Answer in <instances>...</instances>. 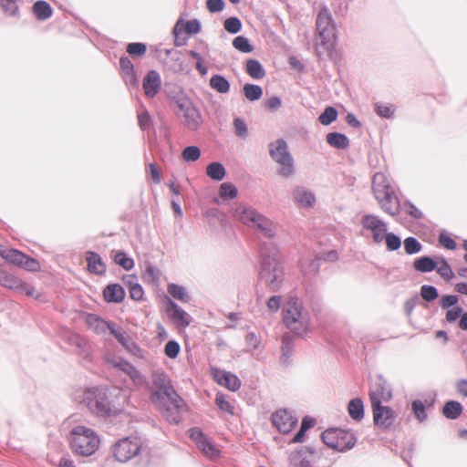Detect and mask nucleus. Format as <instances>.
<instances>
[{
  "mask_svg": "<svg viewBox=\"0 0 467 467\" xmlns=\"http://www.w3.org/2000/svg\"><path fill=\"white\" fill-rule=\"evenodd\" d=\"M260 279L273 292L277 291L284 281V268L278 246L274 243H264L260 249Z\"/></svg>",
  "mask_w": 467,
  "mask_h": 467,
  "instance_id": "f257e3e1",
  "label": "nucleus"
},
{
  "mask_svg": "<svg viewBox=\"0 0 467 467\" xmlns=\"http://www.w3.org/2000/svg\"><path fill=\"white\" fill-rule=\"evenodd\" d=\"M73 399L84 404L97 417L106 419L114 413L106 389L100 387L78 389L73 392Z\"/></svg>",
  "mask_w": 467,
  "mask_h": 467,
  "instance_id": "f03ea898",
  "label": "nucleus"
},
{
  "mask_svg": "<svg viewBox=\"0 0 467 467\" xmlns=\"http://www.w3.org/2000/svg\"><path fill=\"white\" fill-rule=\"evenodd\" d=\"M233 215L237 221L254 229L265 238L273 239L277 234V224L251 206L239 203Z\"/></svg>",
  "mask_w": 467,
  "mask_h": 467,
  "instance_id": "7ed1b4c3",
  "label": "nucleus"
},
{
  "mask_svg": "<svg viewBox=\"0 0 467 467\" xmlns=\"http://www.w3.org/2000/svg\"><path fill=\"white\" fill-rule=\"evenodd\" d=\"M372 191L381 209L391 216L399 214L400 202L394 187L383 172H377L372 179Z\"/></svg>",
  "mask_w": 467,
  "mask_h": 467,
  "instance_id": "20e7f679",
  "label": "nucleus"
},
{
  "mask_svg": "<svg viewBox=\"0 0 467 467\" xmlns=\"http://www.w3.org/2000/svg\"><path fill=\"white\" fill-rule=\"evenodd\" d=\"M283 320L286 327L297 336H304L310 328V316L297 297H291L283 306Z\"/></svg>",
  "mask_w": 467,
  "mask_h": 467,
  "instance_id": "39448f33",
  "label": "nucleus"
},
{
  "mask_svg": "<svg viewBox=\"0 0 467 467\" xmlns=\"http://www.w3.org/2000/svg\"><path fill=\"white\" fill-rule=\"evenodd\" d=\"M99 435L90 428L78 425L70 431V445L78 455H92L99 449Z\"/></svg>",
  "mask_w": 467,
  "mask_h": 467,
  "instance_id": "423d86ee",
  "label": "nucleus"
},
{
  "mask_svg": "<svg viewBox=\"0 0 467 467\" xmlns=\"http://www.w3.org/2000/svg\"><path fill=\"white\" fill-rule=\"evenodd\" d=\"M271 158L280 165L278 174L288 178L295 172L294 159L284 139H277L268 145Z\"/></svg>",
  "mask_w": 467,
  "mask_h": 467,
  "instance_id": "0eeeda50",
  "label": "nucleus"
},
{
  "mask_svg": "<svg viewBox=\"0 0 467 467\" xmlns=\"http://www.w3.org/2000/svg\"><path fill=\"white\" fill-rule=\"evenodd\" d=\"M317 31L318 33V45L326 50H329L333 46L336 35V27L333 24L332 16L327 7L320 9L317 17Z\"/></svg>",
  "mask_w": 467,
  "mask_h": 467,
  "instance_id": "6e6552de",
  "label": "nucleus"
},
{
  "mask_svg": "<svg viewBox=\"0 0 467 467\" xmlns=\"http://www.w3.org/2000/svg\"><path fill=\"white\" fill-rule=\"evenodd\" d=\"M324 443L338 451H346L352 449L357 441L356 436L342 429H329L322 433Z\"/></svg>",
  "mask_w": 467,
  "mask_h": 467,
  "instance_id": "1a4fd4ad",
  "label": "nucleus"
},
{
  "mask_svg": "<svg viewBox=\"0 0 467 467\" xmlns=\"http://www.w3.org/2000/svg\"><path fill=\"white\" fill-rule=\"evenodd\" d=\"M152 384L154 389L150 394V400L153 404H162L163 399L174 397L175 391L169 376L161 370L152 373Z\"/></svg>",
  "mask_w": 467,
  "mask_h": 467,
  "instance_id": "9d476101",
  "label": "nucleus"
},
{
  "mask_svg": "<svg viewBox=\"0 0 467 467\" xmlns=\"http://www.w3.org/2000/svg\"><path fill=\"white\" fill-rule=\"evenodd\" d=\"M141 449V441L137 437H127L119 440L114 446V456L117 461L126 462L138 455Z\"/></svg>",
  "mask_w": 467,
  "mask_h": 467,
  "instance_id": "9b49d317",
  "label": "nucleus"
},
{
  "mask_svg": "<svg viewBox=\"0 0 467 467\" xmlns=\"http://www.w3.org/2000/svg\"><path fill=\"white\" fill-rule=\"evenodd\" d=\"M162 404H154L167 421L177 424L182 420L181 410L184 406L183 400L175 394L171 399H163Z\"/></svg>",
  "mask_w": 467,
  "mask_h": 467,
  "instance_id": "f8f14e48",
  "label": "nucleus"
},
{
  "mask_svg": "<svg viewBox=\"0 0 467 467\" xmlns=\"http://www.w3.org/2000/svg\"><path fill=\"white\" fill-rule=\"evenodd\" d=\"M178 116L182 124L191 130H196L202 122L200 111L189 100L178 102Z\"/></svg>",
  "mask_w": 467,
  "mask_h": 467,
  "instance_id": "ddd939ff",
  "label": "nucleus"
},
{
  "mask_svg": "<svg viewBox=\"0 0 467 467\" xmlns=\"http://www.w3.org/2000/svg\"><path fill=\"white\" fill-rule=\"evenodd\" d=\"M361 224L365 230L372 234V239L376 244L384 241L385 234L388 233V225L379 216L366 214L361 219Z\"/></svg>",
  "mask_w": 467,
  "mask_h": 467,
  "instance_id": "4468645a",
  "label": "nucleus"
},
{
  "mask_svg": "<svg viewBox=\"0 0 467 467\" xmlns=\"http://www.w3.org/2000/svg\"><path fill=\"white\" fill-rule=\"evenodd\" d=\"M189 431L191 439L195 442L198 449L201 450L205 456L212 460L219 457L220 450L199 428H192Z\"/></svg>",
  "mask_w": 467,
  "mask_h": 467,
  "instance_id": "2eb2a0df",
  "label": "nucleus"
},
{
  "mask_svg": "<svg viewBox=\"0 0 467 467\" xmlns=\"http://www.w3.org/2000/svg\"><path fill=\"white\" fill-rule=\"evenodd\" d=\"M391 396L390 388L382 378H379L370 387L369 398L371 406L381 405L383 401H389Z\"/></svg>",
  "mask_w": 467,
  "mask_h": 467,
  "instance_id": "dca6fc26",
  "label": "nucleus"
},
{
  "mask_svg": "<svg viewBox=\"0 0 467 467\" xmlns=\"http://www.w3.org/2000/svg\"><path fill=\"white\" fill-rule=\"evenodd\" d=\"M272 422L282 433L290 432L297 423V419L287 410H279L272 416Z\"/></svg>",
  "mask_w": 467,
  "mask_h": 467,
  "instance_id": "f3484780",
  "label": "nucleus"
},
{
  "mask_svg": "<svg viewBox=\"0 0 467 467\" xmlns=\"http://www.w3.org/2000/svg\"><path fill=\"white\" fill-rule=\"evenodd\" d=\"M375 424L382 429L389 428L395 421L397 415L388 406H371Z\"/></svg>",
  "mask_w": 467,
  "mask_h": 467,
  "instance_id": "a211bd4d",
  "label": "nucleus"
},
{
  "mask_svg": "<svg viewBox=\"0 0 467 467\" xmlns=\"http://www.w3.org/2000/svg\"><path fill=\"white\" fill-rule=\"evenodd\" d=\"M315 458V451L310 447H301L289 454L291 467H310Z\"/></svg>",
  "mask_w": 467,
  "mask_h": 467,
  "instance_id": "6ab92c4d",
  "label": "nucleus"
},
{
  "mask_svg": "<svg viewBox=\"0 0 467 467\" xmlns=\"http://www.w3.org/2000/svg\"><path fill=\"white\" fill-rule=\"evenodd\" d=\"M212 373L213 379L219 385L227 388L231 391H236L240 389L241 380L236 375L219 368H213Z\"/></svg>",
  "mask_w": 467,
  "mask_h": 467,
  "instance_id": "aec40b11",
  "label": "nucleus"
},
{
  "mask_svg": "<svg viewBox=\"0 0 467 467\" xmlns=\"http://www.w3.org/2000/svg\"><path fill=\"white\" fill-rule=\"evenodd\" d=\"M161 87V75L156 70H150L142 82V88L145 96L148 98H154L160 91Z\"/></svg>",
  "mask_w": 467,
  "mask_h": 467,
  "instance_id": "412c9836",
  "label": "nucleus"
},
{
  "mask_svg": "<svg viewBox=\"0 0 467 467\" xmlns=\"http://www.w3.org/2000/svg\"><path fill=\"white\" fill-rule=\"evenodd\" d=\"M183 30L190 35L198 34L201 31V23L197 19L189 20L186 22L183 28L182 20H179L173 27L175 45L177 47L183 45L185 42V39L180 41L179 37L180 34H182Z\"/></svg>",
  "mask_w": 467,
  "mask_h": 467,
  "instance_id": "4be33fe9",
  "label": "nucleus"
},
{
  "mask_svg": "<svg viewBox=\"0 0 467 467\" xmlns=\"http://www.w3.org/2000/svg\"><path fill=\"white\" fill-rule=\"evenodd\" d=\"M295 202L303 208H311L316 202L314 192L304 186H297L293 190Z\"/></svg>",
  "mask_w": 467,
  "mask_h": 467,
  "instance_id": "5701e85b",
  "label": "nucleus"
},
{
  "mask_svg": "<svg viewBox=\"0 0 467 467\" xmlns=\"http://www.w3.org/2000/svg\"><path fill=\"white\" fill-rule=\"evenodd\" d=\"M169 300V306L167 311L173 320V322L182 327H186L191 323V316L185 312L182 308H181L175 302L171 299Z\"/></svg>",
  "mask_w": 467,
  "mask_h": 467,
  "instance_id": "b1692460",
  "label": "nucleus"
},
{
  "mask_svg": "<svg viewBox=\"0 0 467 467\" xmlns=\"http://www.w3.org/2000/svg\"><path fill=\"white\" fill-rule=\"evenodd\" d=\"M86 260L88 262V269L91 274L103 275L106 273V264L98 253L92 251L87 252Z\"/></svg>",
  "mask_w": 467,
  "mask_h": 467,
  "instance_id": "393cba45",
  "label": "nucleus"
},
{
  "mask_svg": "<svg viewBox=\"0 0 467 467\" xmlns=\"http://www.w3.org/2000/svg\"><path fill=\"white\" fill-rule=\"evenodd\" d=\"M103 296L108 303H121L125 298V290L119 284H109L104 288Z\"/></svg>",
  "mask_w": 467,
  "mask_h": 467,
  "instance_id": "a878e982",
  "label": "nucleus"
},
{
  "mask_svg": "<svg viewBox=\"0 0 467 467\" xmlns=\"http://www.w3.org/2000/svg\"><path fill=\"white\" fill-rule=\"evenodd\" d=\"M116 368L128 374L136 384H142L144 382L141 373L131 363L122 358L119 360V363L116 364Z\"/></svg>",
  "mask_w": 467,
  "mask_h": 467,
  "instance_id": "bb28decb",
  "label": "nucleus"
},
{
  "mask_svg": "<svg viewBox=\"0 0 467 467\" xmlns=\"http://www.w3.org/2000/svg\"><path fill=\"white\" fill-rule=\"evenodd\" d=\"M87 323L89 328H91L97 334H104L108 330L109 331L113 323L107 322L100 318L97 315L89 314L87 317Z\"/></svg>",
  "mask_w": 467,
  "mask_h": 467,
  "instance_id": "cd10ccee",
  "label": "nucleus"
},
{
  "mask_svg": "<svg viewBox=\"0 0 467 467\" xmlns=\"http://www.w3.org/2000/svg\"><path fill=\"white\" fill-rule=\"evenodd\" d=\"M32 11L36 18L42 21L48 19L53 14L51 5L47 2L42 0L36 1L34 4Z\"/></svg>",
  "mask_w": 467,
  "mask_h": 467,
  "instance_id": "c85d7f7f",
  "label": "nucleus"
},
{
  "mask_svg": "<svg viewBox=\"0 0 467 467\" xmlns=\"http://www.w3.org/2000/svg\"><path fill=\"white\" fill-rule=\"evenodd\" d=\"M438 262L430 256H421L413 262V267L420 273H430L437 268Z\"/></svg>",
  "mask_w": 467,
  "mask_h": 467,
  "instance_id": "c756f323",
  "label": "nucleus"
},
{
  "mask_svg": "<svg viewBox=\"0 0 467 467\" xmlns=\"http://www.w3.org/2000/svg\"><path fill=\"white\" fill-rule=\"evenodd\" d=\"M246 73L254 79H262L265 76V70L256 59H248L245 64Z\"/></svg>",
  "mask_w": 467,
  "mask_h": 467,
  "instance_id": "7c9ffc66",
  "label": "nucleus"
},
{
  "mask_svg": "<svg viewBox=\"0 0 467 467\" xmlns=\"http://www.w3.org/2000/svg\"><path fill=\"white\" fill-rule=\"evenodd\" d=\"M349 416L356 421H360L364 418V404L361 399H352L348 405Z\"/></svg>",
  "mask_w": 467,
  "mask_h": 467,
  "instance_id": "2f4dec72",
  "label": "nucleus"
},
{
  "mask_svg": "<svg viewBox=\"0 0 467 467\" xmlns=\"http://www.w3.org/2000/svg\"><path fill=\"white\" fill-rule=\"evenodd\" d=\"M0 254L6 261L17 265H22L28 261L26 255L14 249H4L0 252Z\"/></svg>",
  "mask_w": 467,
  "mask_h": 467,
  "instance_id": "473e14b6",
  "label": "nucleus"
},
{
  "mask_svg": "<svg viewBox=\"0 0 467 467\" xmlns=\"http://www.w3.org/2000/svg\"><path fill=\"white\" fill-rule=\"evenodd\" d=\"M327 142L336 149H346L349 145L348 138L339 132H330L327 135Z\"/></svg>",
  "mask_w": 467,
  "mask_h": 467,
  "instance_id": "72a5a7b5",
  "label": "nucleus"
},
{
  "mask_svg": "<svg viewBox=\"0 0 467 467\" xmlns=\"http://www.w3.org/2000/svg\"><path fill=\"white\" fill-rule=\"evenodd\" d=\"M69 342L71 345L75 346L79 349V354L83 357L84 359H91L89 347L88 346L85 338H83L79 335L72 334L69 337Z\"/></svg>",
  "mask_w": 467,
  "mask_h": 467,
  "instance_id": "f704fd0d",
  "label": "nucleus"
},
{
  "mask_svg": "<svg viewBox=\"0 0 467 467\" xmlns=\"http://www.w3.org/2000/svg\"><path fill=\"white\" fill-rule=\"evenodd\" d=\"M210 87L219 93L225 94L230 90L229 81L222 75H213L209 81Z\"/></svg>",
  "mask_w": 467,
  "mask_h": 467,
  "instance_id": "c9c22d12",
  "label": "nucleus"
},
{
  "mask_svg": "<svg viewBox=\"0 0 467 467\" xmlns=\"http://www.w3.org/2000/svg\"><path fill=\"white\" fill-rule=\"evenodd\" d=\"M207 175L214 181H222L226 174L225 168L221 162L213 161L206 167Z\"/></svg>",
  "mask_w": 467,
  "mask_h": 467,
  "instance_id": "e433bc0d",
  "label": "nucleus"
},
{
  "mask_svg": "<svg viewBox=\"0 0 467 467\" xmlns=\"http://www.w3.org/2000/svg\"><path fill=\"white\" fill-rule=\"evenodd\" d=\"M442 413L447 419L455 420L462 413V406L458 401L450 400L445 403Z\"/></svg>",
  "mask_w": 467,
  "mask_h": 467,
  "instance_id": "4c0bfd02",
  "label": "nucleus"
},
{
  "mask_svg": "<svg viewBox=\"0 0 467 467\" xmlns=\"http://www.w3.org/2000/svg\"><path fill=\"white\" fill-rule=\"evenodd\" d=\"M243 91L244 97L250 101L259 100L263 96V88L255 84H244Z\"/></svg>",
  "mask_w": 467,
  "mask_h": 467,
  "instance_id": "58836bf2",
  "label": "nucleus"
},
{
  "mask_svg": "<svg viewBox=\"0 0 467 467\" xmlns=\"http://www.w3.org/2000/svg\"><path fill=\"white\" fill-rule=\"evenodd\" d=\"M293 341L289 335H285L282 339V356L280 358L281 363L287 365L289 358L293 354Z\"/></svg>",
  "mask_w": 467,
  "mask_h": 467,
  "instance_id": "ea45409f",
  "label": "nucleus"
},
{
  "mask_svg": "<svg viewBox=\"0 0 467 467\" xmlns=\"http://www.w3.org/2000/svg\"><path fill=\"white\" fill-rule=\"evenodd\" d=\"M168 293L175 299L180 300L182 302H189L190 296L185 289V287L176 285L170 284L167 288Z\"/></svg>",
  "mask_w": 467,
  "mask_h": 467,
  "instance_id": "a19ab883",
  "label": "nucleus"
},
{
  "mask_svg": "<svg viewBox=\"0 0 467 467\" xmlns=\"http://www.w3.org/2000/svg\"><path fill=\"white\" fill-rule=\"evenodd\" d=\"M219 195L224 200H233L237 197L238 190L233 183L223 182L220 185Z\"/></svg>",
  "mask_w": 467,
  "mask_h": 467,
  "instance_id": "79ce46f5",
  "label": "nucleus"
},
{
  "mask_svg": "<svg viewBox=\"0 0 467 467\" xmlns=\"http://www.w3.org/2000/svg\"><path fill=\"white\" fill-rule=\"evenodd\" d=\"M0 285L14 289L20 286V280L6 271L0 269Z\"/></svg>",
  "mask_w": 467,
  "mask_h": 467,
  "instance_id": "37998d69",
  "label": "nucleus"
},
{
  "mask_svg": "<svg viewBox=\"0 0 467 467\" xmlns=\"http://www.w3.org/2000/svg\"><path fill=\"white\" fill-rule=\"evenodd\" d=\"M114 262L125 270L129 271L134 267V261L124 252H118L114 255Z\"/></svg>",
  "mask_w": 467,
  "mask_h": 467,
  "instance_id": "c03bdc74",
  "label": "nucleus"
},
{
  "mask_svg": "<svg viewBox=\"0 0 467 467\" xmlns=\"http://www.w3.org/2000/svg\"><path fill=\"white\" fill-rule=\"evenodd\" d=\"M404 249L408 254H415L422 250L421 244L412 236L407 237L404 240Z\"/></svg>",
  "mask_w": 467,
  "mask_h": 467,
  "instance_id": "a18cd8bd",
  "label": "nucleus"
},
{
  "mask_svg": "<svg viewBox=\"0 0 467 467\" xmlns=\"http://www.w3.org/2000/svg\"><path fill=\"white\" fill-rule=\"evenodd\" d=\"M233 46L235 49L243 53H251L254 49L249 39L243 36H236L233 41Z\"/></svg>",
  "mask_w": 467,
  "mask_h": 467,
  "instance_id": "49530a36",
  "label": "nucleus"
},
{
  "mask_svg": "<svg viewBox=\"0 0 467 467\" xmlns=\"http://www.w3.org/2000/svg\"><path fill=\"white\" fill-rule=\"evenodd\" d=\"M215 404L218 406V408L230 415H234V408L232 405V403L226 400V397L222 393H217L215 397Z\"/></svg>",
  "mask_w": 467,
  "mask_h": 467,
  "instance_id": "de8ad7c7",
  "label": "nucleus"
},
{
  "mask_svg": "<svg viewBox=\"0 0 467 467\" xmlns=\"http://www.w3.org/2000/svg\"><path fill=\"white\" fill-rule=\"evenodd\" d=\"M337 118V111L333 107H327L324 112L318 117V120L323 125H329Z\"/></svg>",
  "mask_w": 467,
  "mask_h": 467,
  "instance_id": "09e8293b",
  "label": "nucleus"
},
{
  "mask_svg": "<svg viewBox=\"0 0 467 467\" xmlns=\"http://www.w3.org/2000/svg\"><path fill=\"white\" fill-rule=\"evenodd\" d=\"M201 156V150L197 146H188L182 152V158L185 161H196Z\"/></svg>",
  "mask_w": 467,
  "mask_h": 467,
  "instance_id": "8fccbe9b",
  "label": "nucleus"
},
{
  "mask_svg": "<svg viewBox=\"0 0 467 467\" xmlns=\"http://www.w3.org/2000/svg\"><path fill=\"white\" fill-rule=\"evenodd\" d=\"M384 241L386 242L387 248L389 251H396L401 246L400 238L393 233H387L385 234Z\"/></svg>",
  "mask_w": 467,
  "mask_h": 467,
  "instance_id": "3c124183",
  "label": "nucleus"
},
{
  "mask_svg": "<svg viewBox=\"0 0 467 467\" xmlns=\"http://www.w3.org/2000/svg\"><path fill=\"white\" fill-rule=\"evenodd\" d=\"M420 296L427 302H431L439 296L436 287L429 285H424L420 288Z\"/></svg>",
  "mask_w": 467,
  "mask_h": 467,
  "instance_id": "603ef678",
  "label": "nucleus"
},
{
  "mask_svg": "<svg viewBox=\"0 0 467 467\" xmlns=\"http://www.w3.org/2000/svg\"><path fill=\"white\" fill-rule=\"evenodd\" d=\"M224 29L230 33V34H236L238 33L242 28V23L241 20L238 17L233 16L230 18H227L224 21Z\"/></svg>",
  "mask_w": 467,
  "mask_h": 467,
  "instance_id": "864d4df0",
  "label": "nucleus"
},
{
  "mask_svg": "<svg viewBox=\"0 0 467 467\" xmlns=\"http://www.w3.org/2000/svg\"><path fill=\"white\" fill-rule=\"evenodd\" d=\"M412 411L415 417L420 421H424L427 419V413L425 410V406L421 400H416L412 402L411 405Z\"/></svg>",
  "mask_w": 467,
  "mask_h": 467,
  "instance_id": "5fc2aeb1",
  "label": "nucleus"
},
{
  "mask_svg": "<svg viewBox=\"0 0 467 467\" xmlns=\"http://www.w3.org/2000/svg\"><path fill=\"white\" fill-rule=\"evenodd\" d=\"M234 131L236 136L242 139H245L248 135L247 125L244 119L235 118L234 119Z\"/></svg>",
  "mask_w": 467,
  "mask_h": 467,
  "instance_id": "6e6d98bb",
  "label": "nucleus"
},
{
  "mask_svg": "<svg viewBox=\"0 0 467 467\" xmlns=\"http://www.w3.org/2000/svg\"><path fill=\"white\" fill-rule=\"evenodd\" d=\"M245 343L248 351L254 352L260 347L261 340L254 332H250L245 337Z\"/></svg>",
  "mask_w": 467,
  "mask_h": 467,
  "instance_id": "4d7b16f0",
  "label": "nucleus"
},
{
  "mask_svg": "<svg viewBox=\"0 0 467 467\" xmlns=\"http://www.w3.org/2000/svg\"><path fill=\"white\" fill-rule=\"evenodd\" d=\"M437 273L445 280H451L453 277V272L448 262L444 259L441 260L440 265H437Z\"/></svg>",
  "mask_w": 467,
  "mask_h": 467,
  "instance_id": "13d9d810",
  "label": "nucleus"
},
{
  "mask_svg": "<svg viewBox=\"0 0 467 467\" xmlns=\"http://www.w3.org/2000/svg\"><path fill=\"white\" fill-rule=\"evenodd\" d=\"M147 51V47L143 43H130L127 47V52L130 56L142 57Z\"/></svg>",
  "mask_w": 467,
  "mask_h": 467,
  "instance_id": "bf43d9fd",
  "label": "nucleus"
},
{
  "mask_svg": "<svg viewBox=\"0 0 467 467\" xmlns=\"http://www.w3.org/2000/svg\"><path fill=\"white\" fill-rule=\"evenodd\" d=\"M181 347L178 342L170 340L166 343L164 353L170 358H175L178 357Z\"/></svg>",
  "mask_w": 467,
  "mask_h": 467,
  "instance_id": "052dcab7",
  "label": "nucleus"
},
{
  "mask_svg": "<svg viewBox=\"0 0 467 467\" xmlns=\"http://www.w3.org/2000/svg\"><path fill=\"white\" fill-rule=\"evenodd\" d=\"M23 0H1V6L5 13L16 15L18 4Z\"/></svg>",
  "mask_w": 467,
  "mask_h": 467,
  "instance_id": "680f3d73",
  "label": "nucleus"
},
{
  "mask_svg": "<svg viewBox=\"0 0 467 467\" xmlns=\"http://www.w3.org/2000/svg\"><path fill=\"white\" fill-rule=\"evenodd\" d=\"M376 112L379 116L386 119L392 118L394 115V109L387 104H376Z\"/></svg>",
  "mask_w": 467,
  "mask_h": 467,
  "instance_id": "e2e57ef3",
  "label": "nucleus"
},
{
  "mask_svg": "<svg viewBox=\"0 0 467 467\" xmlns=\"http://www.w3.org/2000/svg\"><path fill=\"white\" fill-rule=\"evenodd\" d=\"M404 211L414 219L422 218V213L410 202H406L403 204Z\"/></svg>",
  "mask_w": 467,
  "mask_h": 467,
  "instance_id": "0e129e2a",
  "label": "nucleus"
},
{
  "mask_svg": "<svg viewBox=\"0 0 467 467\" xmlns=\"http://www.w3.org/2000/svg\"><path fill=\"white\" fill-rule=\"evenodd\" d=\"M122 78L127 86L130 88H138L139 79L134 70L129 73H123Z\"/></svg>",
  "mask_w": 467,
  "mask_h": 467,
  "instance_id": "69168bd1",
  "label": "nucleus"
},
{
  "mask_svg": "<svg viewBox=\"0 0 467 467\" xmlns=\"http://www.w3.org/2000/svg\"><path fill=\"white\" fill-rule=\"evenodd\" d=\"M265 106L270 111H275L282 106V100L278 96H272L265 102Z\"/></svg>",
  "mask_w": 467,
  "mask_h": 467,
  "instance_id": "338daca9",
  "label": "nucleus"
},
{
  "mask_svg": "<svg viewBox=\"0 0 467 467\" xmlns=\"http://www.w3.org/2000/svg\"><path fill=\"white\" fill-rule=\"evenodd\" d=\"M144 291L140 284L133 285L130 289V296L135 301H140L143 299Z\"/></svg>",
  "mask_w": 467,
  "mask_h": 467,
  "instance_id": "774afa93",
  "label": "nucleus"
}]
</instances>
